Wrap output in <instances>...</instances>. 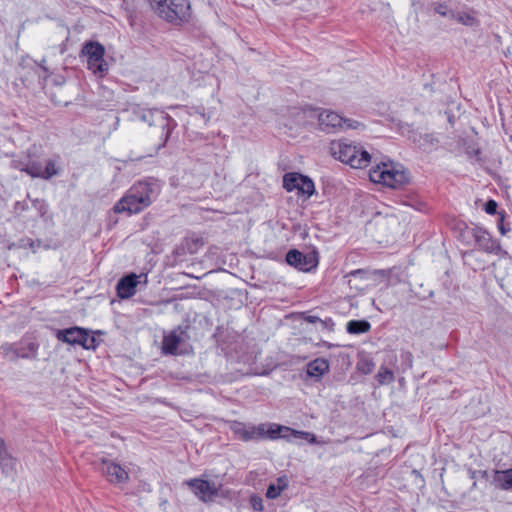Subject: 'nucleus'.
I'll list each match as a JSON object with an SVG mask.
<instances>
[{
    "mask_svg": "<svg viewBox=\"0 0 512 512\" xmlns=\"http://www.w3.org/2000/svg\"><path fill=\"white\" fill-rule=\"evenodd\" d=\"M473 153H474L475 155H478V154L480 153V151H479V149H475V150H473Z\"/></svg>",
    "mask_w": 512,
    "mask_h": 512,
    "instance_id": "obj_45",
    "label": "nucleus"
},
{
    "mask_svg": "<svg viewBox=\"0 0 512 512\" xmlns=\"http://www.w3.org/2000/svg\"><path fill=\"white\" fill-rule=\"evenodd\" d=\"M288 485V480L286 477H279L277 479L276 486L281 487V491H283Z\"/></svg>",
    "mask_w": 512,
    "mask_h": 512,
    "instance_id": "obj_39",
    "label": "nucleus"
},
{
    "mask_svg": "<svg viewBox=\"0 0 512 512\" xmlns=\"http://www.w3.org/2000/svg\"><path fill=\"white\" fill-rule=\"evenodd\" d=\"M471 478H474L475 477V471H471Z\"/></svg>",
    "mask_w": 512,
    "mask_h": 512,
    "instance_id": "obj_46",
    "label": "nucleus"
},
{
    "mask_svg": "<svg viewBox=\"0 0 512 512\" xmlns=\"http://www.w3.org/2000/svg\"><path fill=\"white\" fill-rule=\"evenodd\" d=\"M183 331L180 334L177 331L171 332L169 335L164 336L163 338V352L166 354L175 355L177 353V348L179 344L182 342Z\"/></svg>",
    "mask_w": 512,
    "mask_h": 512,
    "instance_id": "obj_18",
    "label": "nucleus"
},
{
    "mask_svg": "<svg viewBox=\"0 0 512 512\" xmlns=\"http://www.w3.org/2000/svg\"><path fill=\"white\" fill-rule=\"evenodd\" d=\"M451 20H455L456 22L465 26H473L476 23V18L471 12L459 11L455 9L453 14H451Z\"/></svg>",
    "mask_w": 512,
    "mask_h": 512,
    "instance_id": "obj_22",
    "label": "nucleus"
},
{
    "mask_svg": "<svg viewBox=\"0 0 512 512\" xmlns=\"http://www.w3.org/2000/svg\"><path fill=\"white\" fill-rule=\"evenodd\" d=\"M498 204L495 200H488L484 205V210L489 215H494L497 213Z\"/></svg>",
    "mask_w": 512,
    "mask_h": 512,
    "instance_id": "obj_34",
    "label": "nucleus"
},
{
    "mask_svg": "<svg viewBox=\"0 0 512 512\" xmlns=\"http://www.w3.org/2000/svg\"><path fill=\"white\" fill-rule=\"evenodd\" d=\"M499 220H498V229L500 231L501 234H506V232L509 230V229H506L505 226H504V213H499Z\"/></svg>",
    "mask_w": 512,
    "mask_h": 512,
    "instance_id": "obj_38",
    "label": "nucleus"
},
{
    "mask_svg": "<svg viewBox=\"0 0 512 512\" xmlns=\"http://www.w3.org/2000/svg\"><path fill=\"white\" fill-rule=\"evenodd\" d=\"M45 63H46V59H45V58H43V59L41 60L40 64H39V66L41 67V69H42L44 72L48 73V68L45 66Z\"/></svg>",
    "mask_w": 512,
    "mask_h": 512,
    "instance_id": "obj_42",
    "label": "nucleus"
},
{
    "mask_svg": "<svg viewBox=\"0 0 512 512\" xmlns=\"http://www.w3.org/2000/svg\"><path fill=\"white\" fill-rule=\"evenodd\" d=\"M17 459L11 454L7 458L0 461V469L2 474L6 477H11L16 474Z\"/></svg>",
    "mask_w": 512,
    "mask_h": 512,
    "instance_id": "obj_23",
    "label": "nucleus"
},
{
    "mask_svg": "<svg viewBox=\"0 0 512 512\" xmlns=\"http://www.w3.org/2000/svg\"><path fill=\"white\" fill-rule=\"evenodd\" d=\"M434 11L442 17L451 19V14H453L454 9L448 2H439L434 5Z\"/></svg>",
    "mask_w": 512,
    "mask_h": 512,
    "instance_id": "obj_29",
    "label": "nucleus"
},
{
    "mask_svg": "<svg viewBox=\"0 0 512 512\" xmlns=\"http://www.w3.org/2000/svg\"><path fill=\"white\" fill-rule=\"evenodd\" d=\"M230 429L238 439L244 442L259 441L263 439L276 440L279 438L290 441L294 438L306 440L310 444L316 443V437L314 434L306 431L294 430L290 427L276 423L252 425L234 421L232 422Z\"/></svg>",
    "mask_w": 512,
    "mask_h": 512,
    "instance_id": "obj_1",
    "label": "nucleus"
},
{
    "mask_svg": "<svg viewBox=\"0 0 512 512\" xmlns=\"http://www.w3.org/2000/svg\"><path fill=\"white\" fill-rule=\"evenodd\" d=\"M331 155L352 168L362 169L371 162L370 153L362 145L353 143L348 139H340L330 143Z\"/></svg>",
    "mask_w": 512,
    "mask_h": 512,
    "instance_id": "obj_3",
    "label": "nucleus"
},
{
    "mask_svg": "<svg viewBox=\"0 0 512 512\" xmlns=\"http://www.w3.org/2000/svg\"><path fill=\"white\" fill-rule=\"evenodd\" d=\"M151 8L169 22L182 21L189 16L188 0H149Z\"/></svg>",
    "mask_w": 512,
    "mask_h": 512,
    "instance_id": "obj_6",
    "label": "nucleus"
},
{
    "mask_svg": "<svg viewBox=\"0 0 512 512\" xmlns=\"http://www.w3.org/2000/svg\"><path fill=\"white\" fill-rule=\"evenodd\" d=\"M8 250L18 249L17 242H11L7 245Z\"/></svg>",
    "mask_w": 512,
    "mask_h": 512,
    "instance_id": "obj_43",
    "label": "nucleus"
},
{
    "mask_svg": "<svg viewBox=\"0 0 512 512\" xmlns=\"http://www.w3.org/2000/svg\"><path fill=\"white\" fill-rule=\"evenodd\" d=\"M11 453L8 451L6 443L3 438L0 437V461L10 456Z\"/></svg>",
    "mask_w": 512,
    "mask_h": 512,
    "instance_id": "obj_36",
    "label": "nucleus"
},
{
    "mask_svg": "<svg viewBox=\"0 0 512 512\" xmlns=\"http://www.w3.org/2000/svg\"><path fill=\"white\" fill-rule=\"evenodd\" d=\"M18 359H36L38 355L39 344L37 342L20 341L16 343Z\"/></svg>",
    "mask_w": 512,
    "mask_h": 512,
    "instance_id": "obj_16",
    "label": "nucleus"
},
{
    "mask_svg": "<svg viewBox=\"0 0 512 512\" xmlns=\"http://www.w3.org/2000/svg\"><path fill=\"white\" fill-rule=\"evenodd\" d=\"M358 273H361V270H360V269H357V270H355V271H352V272H351V275H356V274H358Z\"/></svg>",
    "mask_w": 512,
    "mask_h": 512,
    "instance_id": "obj_44",
    "label": "nucleus"
},
{
    "mask_svg": "<svg viewBox=\"0 0 512 512\" xmlns=\"http://www.w3.org/2000/svg\"><path fill=\"white\" fill-rule=\"evenodd\" d=\"M492 483L501 490L512 489V468L507 470H495Z\"/></svg>",
    "mask_w": 512,
    "mask_h": 512,
    "instance_id": "obj_17",
    "label": "nucleus"
},
{
    "mask_svg": "<svg viewBox=\"0 0 512 512\" xmlns=\"http://www.w3.org/2000/svg\"><path fill=\"white\" fill-rule=\"evenodd\" d=\"M320 325L322 329L333 330L334 322L331 318L321 319Z\"/></svg>",
    "mask_w": 512,
    "mask_h": 512,
    "instance_id": "obj_37",
    "label": "nucleus"
},
{
    "mask_svg": "<svg viewBox=\"0 0 512 512\" xmlns=\"http://www.w3.org/2000/svg\"><path fill=\"white\" fill-rule=\"evenodd\" d=\"M283 187L287 191L297 190L298 194L310 197L315 192L314 182L305 175L299 173H287L283 177Z\"/></svg>",
    "mask_w": 512,
    "mask_h": 512,
    "instance_id": "obj_10",
    "label": "nucleus"
},
{
    "mask_svg": "<svg viewBox=\"0 0 512 512\" xmlns=\"http://www.w3.org/2000/svg\"><path fill=\"white\" fill-rule=\"evenodd\" d=\"M142 275H140L141 277ZM139 276L135 273H130L123 276L117 283V295L121 299L131 298L136 293V287L139 284Z\"/></svg>",
    "mask_w": 512,
    "mask_h": 512,
    "instance_id": "obj_15",
    "label": "nucleus"
},
{
    "mask_svg": "<svg viewBox=\"0 0 512 512\" xmlns=\"http://www.w3.org/2000/svg\"><path fill=\"white\" fill-rule=\"evenodd\" d=\"M463 227H459L460 233H459V239L460 241L465 245H471L474 242L475 236H476V230H478V225H472L468 226L467 224L463 223Z\"/></svg>",
    "mask_w": 512,
    "mask_h": 512,
    "instance_id": "obj_21",
    "label": "nucleus"
},
{
    "mask_svg": "<svg viewBox=\"0 0 512 512\" xmlns=\"http://www.w3.org/2000/svg\"><path fill=\"white\" fill-rule=\"evenodd\" d=\"M185 484L189 486L193 493L203 502L212 500L217 496L219 490L215 483L200 478L187 480Z\"/></svg>",
    "mask_w": 512,
    "mask_h": 512,
    "instance_id": "obj_11",
    "label": "nucleus"
},
{
    "mask_svg": "<svg viewBox=\"0 0 512 512\" xmlns=\"http://www.w3.org/2000/svg\"><path fill=\"white\" fill-rule=\"evenodd\" d=\"M57 174L58 169L56 167L55 161L48 160L46 166L42 170V179L48 180Z\"/></svg>",
    "mask_w": 512,
    "mask_h": 512,
    "instance_id": "obj_30",
    "label": "nucleus"
},
{
    "mask_svg": "<svg viewBox=\"0 0 512 512\" xmlns=\"http://www.w3.org/2000/svg\"><path fill=\"white\" fill-rule=\"evenodd\" d=\"M363 128H364L363 123H361L357 120H354V119H349V118L343 117V128L342 129L357 130V129H363Z\"/></svg>",
    "mask_w": 512,
    "mask_h": 512,
    "instance_id": "obj_32",
    "label": "nucleus"
},
{
    "mask_svg": "<svg viewBox=\"0 0 512 512\" xmlns=\"http://www.w3.org/2000/svg\"><path fill=\"white\" fill-rule=\"evenodd\" d=\"M56 338L71 345H81L85 349H95L96 347L95 338L89 335L87 330L77 326L58 330Z\"/></svg>",
    "mask_w": 512,
    "mask_h": 512,
    "instance_id": "obj_8",
    "label": "nucleus"
},
{
    "mask_svg": "<svg viewBox=\"0 0 512 512\" xmlns=\"http://www.w3.org/2000/svg\"><path fill=\"white\" fill-rule=\"evenodd\" d=\"M133 120L147 123L149 126L159 125L162 128L163 143L158 147L166 145L172 131L176 128V121L168 114L158 109H146L139 105L131 108Z\"/></svg>",
    "mask_w": 512,
    "mask_h": 512,
    "instance_id": "obj_5",
    "label": "nucleus"
},
{
    "mask_svg": "<svg viewBox=\"0 0 512 512\" xmlns=\"http://www.w3.org/2000/svg\"><path fill=\"white\" fill-rule=\"evenodd\" d=\"M28 161H29V157L28 156H26V157H17V158L12 159L10 165H11V167L13 169L25 172L26 168H27Z\"/></svg>",
    "mask_w": 512,
    "mask_h": 512,
    "instance_id": "obj_31",
    "label": "nucleus"
},
{
    "mask_svg": "<svg viewBox=\"0 0 512 512\" xmlns=\"http://www.w3.org/2000/svg\"><path fill=\"white\" fill-rule=\"evenodd\" d=\"M281 492V487H277L276 484L271 483L267 488L266 497L268 499H275Z\"/></svg>",
    "mask_w": 512,
    "mask_h": 512,
    "instance_id": "obj_33",
    "label": "nucleus"
},
{
    "mask_svg": "<svg viewBox=\"0 0 512 512\" xmlns=\"http://www.w3.org/2000/svg\"><path fill=\"white\" fill-rule=\"evenodd\" d=\"M319 127L326 133L336 132L343 128V117L334 111L322 110L318 114Z\"/></svg>",
    "mask_w": 512,
    "mask_h": 512,
    "instance_id": "obj_14",
    "label": "nucleus"
},
{
    "mask_svg": "<svg viewBox=\"0 0 512 512\" xmlns=\"http://www.w3.org/2000/svg\"><path fill=\"white\" fill-rule=\"evenodd\" d=\"M328 369V361L323 358H317L307 365V374L310 377L320 378Z\"/></svg>",
    "mask_w": 512,
    "mask_h": 512,
    "instance_id": "obj_19",
    "label": "nucleus"
},
{
    "mask_svg": "<svg viewBox=\"0 0 512 512\" xmlns=\"http://www.w3.org/2000/svg\"><path fill=\"white\" fill-rule=\"evenodd\" d=\"M160 189L159 181L154 178L140 180L114 205L113 210L115 213H139L152 204Z\"/></svg>",
    "mask_w": 512,
    "mask_h": 512,
    "instance_id": "obj_2",
    "label": "nucleus"
},
{
    "mask_svg": "<svg viewBox=\"0 0 512 512\" xmlns=\"http://www.w3.org/2000/svg\"><path fill=\"white\" fill-rule=\"evenodd\" d=\"M424 140L425 142L430 143L431 146H434L438 142L432 135L428 134L425 135Z\"/></svg>",
    "mask_w": 512,
    "mask_h": 512,
    "instance_id": "obj_41",
    "label": "nucleus"
},
{
    "mask_svg": "<svg viewBox=\"0 0 512 512\" xmlns=\"http://www.w3.org/2000/svg\"><path fill=\"white\" fill-rule=\"evenodd\" d=\"M375 368V363L368 355H361L357 362V369L362 374L368 375L372 373Z\"/></svg>",
    "mask_w": 512,
    "mask_h": 512,
    "instance_id": "obj_24",
    "label": "nucleus"
},
{
    "mask_svg": "<svg viewBox=\"0 0 512 512\" xmlns=\"http://www.w3.org/2000/svg\"><path fill=\"white\" fill-rule=\"evenodd\" d=\"M82 53L87 56V67L94 74L104 76L108 72V64L104 60L105 48L99 42H87L82 49Z\"/></svg>",
    "mask_w": 512,
    "mask_h": 512,
    "instance_id": "obj_7",
    "label": "nucleus"
},
{
    "mask_svg": "<svg viewBox=\"0 0 512 512\" xmlns=\"http://www.w3.org/2000/svg\"><path fill=\"white\" fill-rule=\"evenodd\" d=\"M376 379L379 385L390 384L394 381V373L390 369L381 366L376 374Z\"/></svg>",
    "mask_w": 512,
    "mask_h": 512,
    "instance_id": "obj_26",
    "label": "nucleus"
},
{
    "mask_svg": "<svg viewBox=\"0 0 512 512\" xmlns=\"http://www.w3.org/2000/svg\"><path fill=\"white\" fill-rule=\"evenodd\" d=\"M100 470L106 479L112 484H122L128 481V472L119 464L103 459Z\"/></svg>",
    "mask_w": 512,
    "mask_h": 512,
    "instance_id": "obj_12",
    "label": "nucleus"
},
{
    "mask_svg": "<svg viewBox=\"0 0 512 512\" xmlns=\"http://www.w3.org/2000/svg\"><path fill=\"white\" fill-rule=\"evenodd\" d=\"M42 170L43 167L40 162L37 161H28L26 173L33 178H41L42 179Z\"/></svg>",
    "mask_w": 512,
    "mask_h": 512,
    "instance_id": "obj_28",
    "label": "nucleus"
},
{
    "mask_svg": "<svg viewBox=\"0 0 512 512\" xmlns=\"http://www.w3.org/2000/svg\"><path fill=\"white\" fill-rule=\"evenodd\" d=\"M286 262L302 272H310L318 266V253L311 251L309 253H302L296 249H291L286 254Z\"/></svg>",
    "mask_w": 512,
    "mask_h": 512,
    "instance_id": "obj_9",
    "label": "nucleus"
},
{
    "mask_svg": "<svg viewBox=\"0 0 512 512\" xmlns=\"http://www.w3.org/2000/svg\"><path fill=\"white\" fill-rule=\"evenodd\" d=\"M371 329V324L367 320H350L346 325L349 334L359 335L367 333Z\"/></svg>",
    "mask_w": 512,
    "mask_h": 512,
    "instance_id": "obj_20",
    "label": "nucleus"
},
{
    "mask_svg": "<svg viewBox=\"0 0 512 512\" xmlns=\"http://www.w3.org/2000/svg\"><path fill=\"white\" fill-rule=\"evenodd\" d=\"M304 320L311 324L320 323L321 321V319L315 315H306L304 316Z\"/></svg>",
    "mask_w": 512,
    "mask_h": 512,
    "instance_id": "obj_40",
    "label": "nucleus"
},
{
    "mask_svg": "<svg viewBox=\"0 0 512 512\" xmlns=\"http://www.w3.org/2000/svg\"><path fill=\"white\" fill-rule=\"evenodd\" d=\"M474 244L477 249L489 254H498L501 250L500 243L486 229L480 226L476 230Z\"/></svg>",
    "mask_w": 512,
    "mask_h": 512,
    "instance_id": "obj_13",
    "label": "nucleus"
},
{
    "mask_svg": "<svg viewBox=\"0 0 512 512\" xmlns=\"http://www.w3.org/2000/svg\"><path fill=\"white\" fill-rule=\"evenodd\" d=\"M18 249L34 248V242L30 238H22L17 242Z\"/></svg>",
    "mask_w": 512,
    "mask_h": 512,
    "instance_id": "obj_35",
    "label": "nucleus"
},
{
    "mask_svg": "<svg viewBox=\"0 0 512 512\" xmlns=\"http://www.w3.org/2000/svg\"><path fill=\"white\" fill-rule=\"evenodd\" d=\"M463 259L466 264L471 266L474 271L481 270L484 268V264L478 261L474 250L466 251L463 254Z\"/></svg>",
    "mask_w": 512,
    "mask_h": 512,
    "instance_id": "obj_27",
    "label": "nucleus"
},
{
    "mask_svg": "<svg viewBox=\"0 0 512 512\" xmlns=\"http://www.w3.org/2000/svg\"><path fill=\"white\" fill-rule=\"evenodd\" d=\"M2 356L10 362H14L18 359L16 343H3L0 346Z\"/></svg>",
    "mask_w": 512,
    "mask_h": 512,
    "instance_id": "obj_25",
    "label": "nucleus"
},
{
    "mask_svg": "<svg viewBox=\"0 0 512 512\" xmlns=\"http://www.w3.org/2000/svg\"><path fill=\"white\" fill-rule=\"evenodd\" d=\"M369 178L390 188H399L409 182L408 171L399 163L382 161L369 171Z\"/></svg>",
    "mask_w": 512,
    "mask_h": 512,
    "instance_id": "obj_4",
    "label": "nucleus"
}]
</instances>
